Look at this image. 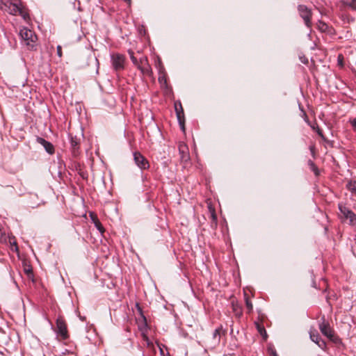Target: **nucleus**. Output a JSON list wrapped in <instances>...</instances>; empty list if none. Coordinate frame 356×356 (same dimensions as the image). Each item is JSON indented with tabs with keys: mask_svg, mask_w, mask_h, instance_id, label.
Returning a JSON list of instances; mask_svg holds the SVG:
<instances>
[{
	"mask_svg": "<svg viewBox=\"0 0 356 356\" xmlns=\"http://www.w3.org/2000/svg\"><path fill=\"white\" fill-rule=\"evenodd\" d=\"M44 147L46 149V151L50 154H52L54 152V147L51 143H49V145H46V146Z\"/></svg>",
	"mask_w": 356,
	"mask_h": 356,
	"instance_id": "nucleus-22",
	"label": "nucleus"
},
{
	"mask_svg": "<svg viewBox=\"0 0 356 356\" xmlns=\"http://www.w3.org/2000/svg\"><path fill=\"white\" fill-rule=\"evenodd\" d=\"M316 132L318 134V136H320L321 137V138L323 140H325V136H323L322 131L318 127H316Z\"/></svg>",
	"mask_w": 356,
	"mask_h": 356,
	"instance_id": "nucleus-26",
	"label": "nucleus"
},
{
	"mask_svg": "<svg viewBox=\"0 0 356 356\" xmlns=\"http://www.w3.org/2000/svg\"><path fill=\"white\" fill-rule=\"evenodd\" d=\"M70 145L72 155L76 157L79 154V141L76 138L70 136Z\"/></svg>",
	"mask_w": 356,
	"mask_h": 356,
	"instance_id": "nucleus-11",
	"label": "nucleus"
},
{
	"mask_svg": "<svg viewBox=\"0 0 356 356\" xmlns=\"http://www.w3.org/2000/svg\"><path fill=\"white\" fill-rule=\"evenodd\" d=\"M256 326H257V330L259 332V334L263 337V338L264 339H267V333H266V331L264 327L258 323H256Z\"/></svg>",
	"mask_w": 356,
	"mask_h": 356,
	"instance_id": "nucleus-15",
	"label": "nucleus"
},
{
	"mask_svg": "<svg viewBox=\"0 0 356 356\" xmlns=\"http://www.w3.org/2000/svg\"><path fill=\"white\" fill-rule=\"evenodd\" d=\"M339 209L340 211V218L349 220L350 225L355 224L356 221V214L353 211L342 203L339 204Z\"/></svg>",
	"mask_w": 356,
	"mask_h": 356,
	"instance_id": "nucleus-3",
	"label": "nucleus"
},
{
	"mask_svg": "<svg viewBox=\"0 0 356 356\" xmlns=\"http://www.w3.org/2000/svg\"><path fill=\"white\" fill-rule=\"evenodd\" d=\"M25 271L28 274L32 272L31 269H29H29H25Z\"/></svg>",
	"mask_w": 356,
	"mask_h": 356,
	"instance_id": "nucleus-32",
	"label": "nucleus"
},
{
	"mask_svg": "<svg viewBox=\"0 0 356 356\" xmlns=\"http://www.w3.org/2000/svg\"><path fill=\"white\" fill-rule=\"evenodd\" d=\"M8 6L7 3H3V2L0 0V8L1 10H6V7Z\"/></svg>",
	"mask_w": 356,
	"mask_h": 356,
	"instance_id": "nucleus-27",
	"label": "nucleus"
},
{
	"mask_svg": "<svg viewBox=\"0 0 356 356\" xmlns=\"http://www.w3.org/2000/svg\"><path fill=\"white\" fill-rule=\"evenodd\" d=\"M316 344L323 350L326 348V343L323 340L320 339Z\"/></svg>",
	"mask_w": 356,
	"mask_h": 356,
	"instance_id": "nucleus-25",
	"label": "nucleus"
},
{
	"mask_svg": "<svg viewBox=\"0 0 356 356\" xmlns=\"http://www.w3.org/2000/svg\"><path fill=\"white\" fill-rule=\"evenodd\" d=\"M310 164H311V165H312V169H313V170L314 171L315 174H316V175H317V174H318V173H317V168H316V166L314 165V163L311 161V162H310Z\"/></svg>",
	"mask_w": 356,
	"mask_h": 356,
	"instance_id": "nucleus-30",
	"label": "nucleus"
},
{
	"mask_svg": "<svg viewBox=\"0 0 356 356\" xmlns=\"http://www.w3.org/2000/svg\"><path fill=\"white\" fill-rule=\"evenodd\" d=\"M178 147L181 160L184 162H187L189 160V152L187 145L184 143H179Z\"/></svg>",
	"mask_w": 356,
	"mask_h": 356,
	"instance_id": "nucleus-9",
	"label": "nucleus"
},
{
	"mask_svg": "<svg viewBox=\"0 0 356 356\" xmlns=\"http://www.w3.org/2000/svg\"><path fill=\"white\" fill-rule=\"evenodd\" d=\"M129 54L130 55V58H131V61L133 62V63L136 66L138 67V60L137 58H136L134 56V53L133 51H129Z\"/></svg>",
	"mask_w": 356,
	"mask_h": 356,
	"instance_id": "nucleus-21",
	"label": "nucleus"
},
{
	"mask_svg": "<svg viewBox=\"0 0 356 356\" xmlns=\"http://www.w3.org/2000/svg\"><path fill=\"white\" fill-rule=\"evenodd\" d=\"M298 11L300 17L304 19L305 24L307 27H311V10L304 5H300L298 6Z\"/></svg>",
	"mask_w": 356,
	"mask_h": 356,
	"instance_id": "nucleus-5",
	"label": "nucleus"
},
{
	"mask_svg": "<svg viewBox=\"0 0 356 356\" xmlns=\"http://www.w3.org/2000/svg\"><path fill=\"white\" fill-rule=\"evenodd\" d=\"M37 141L38 143L41 144L43 147H45L46 145H49V142L47 141L42 138H38Z\"/></svg>",
	"mask_w": 356,
	"mask_h": 356,
	"instance_id": "nucleus-23",
	"label": "nucleus"
},
{
	"mask_svg": "<svg viewBox=\"0 0 356 356\" xmlns=\"http://www.w3.org/2000/svg\"><path fill=\"white\" fill-rule=\"evenodd\" d=\"M112 65L115 70L124 69L125 57L122 54H113L111 55Z\"/></svg>",
	"mask_w": 356,
	"mask_h": 356,
	"instance_id": "nucleus-4",
	"label": "nucleus"
},
{
	"mask_svg": "<svg viewBox=\"0 0 356 356\" xmlns=\"http://www.w3.org/2000/svg\"><path fill=\"white\" fill-rule=\"evenodd\" d=\"M309 337L311 340L314 341L315 343H317L318 341L321 339L319 334L315 330H311L309 332Z\"/></svg>",
	"mask_w": 356,
	"mask_h": 356,
	"instance_id": "nucleus-14",
	"label": "nucleus"
},
{
	"mask_svg": "<svg viewBox=\"0 0 356 356\" xmlns=\"http://www.w3.org/2000/svg\"><path fill=\"white\" fill-rule=\"evenodd\" d=\"M245 305L248 309V312L250 313L252 311L253 306L251 302V301L249 300V298L247 296V294L245 293Z\"/></svg>",
	"mask_w": 356,
	"mask_h": 356,
	"instance_id": "nucleus-16",
	"label": "nucleus"
},
{
	"mask_svg": "<svg viewBox=\"0 0 356 356\" xmlns=\"http://www.w3.org/2000/svg\"><path fill=\"white\" fill-rule=\"evenodd\" d=\"M350 122L354 130L356 131V119L351 120Z\"/></svg>",
	"mask_w": 356,
	"mask_h": 356,
	"instance_id": "nucleus-28",
	"label": "nucleus"
},
{
	"mask_svg": "<svg viewBox=\"0 0 356 356\" xmlns=\"http://www.w3.org/2000/svg\"><path fill=\"white\" fill-rule=\"evenodd\" d=\"M319 329L323 334L326 336L330 340H333V338H334L333 331L327 323L323 322L322 323H321L319 325Z\"/></svg>",
	"mask_w": 356,
	"mask_h": 356,
	"instance_id": "nucleus-8",
	"label": "nucleus"
},
{
	"mask_svg": "<svg viewBox=\"0 0 356 356\" xmlns=\"http://www.w3.org/2000/svg\"><path fill=\"white\" fill-rule=\"evenodd\" d=\"M37 141L38 143L41 144L43 147H45L46 145H49V142L47 141L42 138H38Z\"/></svg>",
	"mask_w": 356,
	"mask_h": 356,
	"instance_id": "nucleus-24",
	"label": "nucleus"
},
{
	"mask_svg": "<svg viewBox=\"0 0 356 356\" xmlns=\"http://www.w3.org/2000/svg\"><path fill=\"white\" fill-rule=\"evenodd\" d=\"M318 28L319 29V30H321V31L323 32H325L327 31V28H328V26L323 22H318Z\"/></svg>",
	"mask_w": 356,
	"mask_h": 356,
	"instance_id": "nucleus-20",
	"label": "nucleus"
},
{
	"mask_svg": "<svg viewBox=\"0 0 356 356\" xmlns=\"http://www.w3.org/2000/svg\"><path fill=\"white\" fill-rule=\"evenodd\" d=\"M6 3L8 4V6L6 10H4L5 11L13 15H19L26 21L29 19V15L22 6L20 0H8Z\"/></svg>",
	"mask_w": 356,
	"mask_h": 356,
	"instance_id": "nucleus-1",
	"label": "nucleus"
},
{
	"mask_svg": "<svg viewBox=\"0 0 356 356\" xmlns=\"http://www.w3.org/2000/svg\"><path fill=\"white\" fill-rule=\"evenodd\" d=\"M138 68L142 72L143 74H147L149 72V65L147 59L145 56L139 58Z\"/></svg>",
	"mask_w": 356,
	"mask_h": 356,
	"instance_id": "nucleus-10",
	"label": "nucleus"
},
{
	"mask_svg": "<svg viewBox=\"0 0 356 356\" xmlns=\"http://www.w3.org/2000/svg\"><path fill=\"white\" fill-rule=\"evenodd\" d=\"M134 159L135 163L141 170H145L149 167L148 161L140 152H134Z\"/></svg>",
	"mask_w": 356,
	"mask_h": 356,
	"instance_id": "nucleus-6",
	"label": "nucleus"
},
{
	"mask_svg": "<svg viewBox=\"0 0 356 356\" xmlns=\"http://www.w3.org/2000/svg\"><path fill=\"white\" fill-rule=\"evenodd\" d=\"M57 54L58 55L61 57L62 56V50H61V47L60 46H58L57 47Z\"/></svg>",
	"mask_w": 356,
	"mask_h": 356,
	"instance_id": "nucleus-29",
	"label": "nucleus"
},
{
	"mask_svg": "<svg viewBox=\"0 0 356 356\" xmlns=\"http://www.w3.org/2000/svg\"><path fill=\"white\" fill-rule=\"evenodd\" d=\"M222 333H223V330L221 327L216 329L215 331L213 332V338L216 343H219Z\"/></svg>",
	"mask_w": 356,
	"mask_h": 356,
	"instance_id": "nucleus-13",
	"label": "nucleus"
},
{
	"mask_svg": "<svg viewBox=\"0 0 356 356\" xmlns=\"http://www.w3.org/2000/svg\"><path fill=\"white\" fill-rule=\"evenodd\" d=\"M312 128L314 129V130H316V127L315 126H312Z\"/></svg>",
	"mask_w": 356,
	"mask_h": 356,
	"instance_id": "nucleus-35",
	"label": "nucleus"
},
{
	"mask_svg": "<svg viewBox=\"0 0 356 356\" xmlns=\"http://www.w3.org/2000/svg\"><path fill=\"white\" fill-rule=\"evenodd\" d=\"M344 3L348 6L356 10V0H344Z\"/></svg>",
	"mask_w": 356,
	"mask_h": 356,
	"instance_id": "nucleus-19",
	"label": "nucleus"
},
{
	"mask_svg": "<svg viewBox=\"0 0 356 356\" xmlns=\"http://www.w3.org/2000/svg\"><path fill=\"white\" fill-rule=\"evenodd\" d=\"M10 244L12 245H13L15 247V250L16 251H17L18 250V247H17V243L15 241L12 242L11 241H10Z\"/></svg>",
	"mask_w": 356,
	"mask_h": 356,
	"instance_id": "nucleus-31",
	"label": "nucleus"
},
{
	"mask_svg": "<svg viewBox=\"0 0 356 356\" xmlns=\"http://www.w3.org/2000/svg\"><path fill=\"white\" fill-rule=\"evenodd\" d=\"M211 216L213 217V219H216V215L214 213V211H213L212 213H211Z\"/></svg>",
	"mask_w": 356,
	"mask_h": 356,
	"instance_id": "nucleus-33",
	"label": "nucleus"
},
{
	"mask_svg": "<svg viewBox=\"0 0 356 356\" xmlns=\"http://www.w3.org/2000/svg\"><path fill=\"white\" fill-rule=\"evenodd\" d=\"M272 354L274 355V356H277L276 353L275 351H272Z\"/></svg>",
	"mask_w": 356,
	"mask_h": 356,
	"instance_id": "nucleus-34",
	"label": "nucleus"
},
{
	"mask_svg": "<svg viewBox=\"0 0 356 356\" xmlns=\"http://www.w3.org/2000/svg\"><path fill=\"white\" fill-rule=\"evenodd\" d=\"M175 110L179 124H182L184 118V111L181 104H179V107L177 106V104H175Z\"/></svg>",
	"mask_w": 356,
	"mask_h": 356,
	"instance_id": "nucleus-12",
	"label": "nucleus"
},
{
	"mask_svg": "<svg viewBox=\"0 0 356 356\" xmlns=\"http://www.w3.org/2000/svg\"><path fill=\"white\" fill-rule=\"evenodd\" d=\"M348 188L352 193L356 194V181H350L348 184Z\"/></svg>",
	"mask_w": 356,
	"mask_h": 356,
	"instance_id": "nucleus-17",
	"label": "nucleus"
},
{
	"mask_svg": "<svg viewBox=\"0 0 356 356\" xmlns=\"http://www.w3.org/2000/svg\"><path fill=\"white\" fill-rule=\"evenodd\" d=\"M56 329L57 333L63 339H65L68 337L67 325L65 324V321L58 318L56 320Z\"/></svg>",
	"mask_w": 356,
	"mask_h": 356,
	"instance_id": "nucleus-7",
	"label": "nucleus"
},
{
	"mask_svg": "<svg viewBox=\"0 0 356 356\" xmlns=\"http://www.w3.org/2000/svg\"><path fill=\"white\" fill-rule=\"evenodd\" d=\"M19 35L22 40L24 45L29 50H35L37 46V36L30 29L22 28L19 31Z\"/></svg>",
	"mask_w": 356,
	"mask_h": 356,
	"instance_id": "nucleus-2",
	"label": "nucleus"
},
{
	"mask_svg": "<svg viewBox=\"0 0 356 356\" xmlns=\"http://www.w3.org/2000/svg\"><path fill=\"white\" fill-rule=\"evenodd\" d=\"M91 218L92 219V220L94 221L95 224V226L97 227V228L100 231V232H103V228H102V226L100 223V222L97 219V218L93 215V214H91Z\"/></svg>",
	"mask_w": 356,
	"mask_h": 356,
	"instance_id": "nucleus-18",
	"label": "nucleus"
},
{
	"mask_svg": "<svg viewBox=\"0 0 356 356\" xmlns=\"http://www.w3.org/2000/svg\"><path fill=\"white\" fill-rule=\"evenodd\" d=\"M124 1L127 2V3H130V2H131V0H124Z\"/></svg>",
	"mask_w": 356,
	"mask_h": 356,
	"instance_id": "nucleus-36",
	"label": "nucleus"
}]
</instances>
